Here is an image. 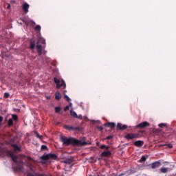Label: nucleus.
<instances>
[{
	"label": "nucleus",
	"instance_id": "obj_14",
	"mask_svg": "<svg viewBox=\"0 0 176 176\" xmlns=\"http://www.w3.org/2000/svg\"><path fill=\"white\" fill-rule=\"evenodd\" d=\"M36 49L38 56H42V45H41L40 44H37Z\"/></svg>",
	"mask_w": 176,
	"mask_h": 176
},
{
	"label": "nucleus",
	"instance_id": "obj_4",
	"mask_svg": "<svg viewBox=\"0 0 176 176\" xmlns=\"http://www.w3.org/2000/svg\"><path fill=\"white\" fill-rule=\"evenodd\" d=\"M126 140H134L135 138H140V133H128L124 136Z\"/></svg>",
	"mask_w": 176,
	"mask_h": 176
},
{
	"label": "nucleus",
	"instance_id": "obj_29",
	"mask_svg": "<svg viewBox=\"0 0 176 176\" xmlns=\"http://www.w3.org/2000/svg\"><path fill=\"white\" fill-rule=\"evenodd\" d=\"M159 127L160 128V129H163V127H166V124H164V123H161V124H159Z\"/></svg>",
	"mask_w": 176,
	"mask_h": 176
},
{
	"label": "nucleus",
	"instance_id": "obj_8",
	"mask_svg": "<svg viewBox=\"0 0 176 176\" xmlns=\"http://www.w3.org/2000/svg\"><path fill=\"white\" fill-rule=\"evenodd\" d=\"M111 155H112V153H111V151H105L101 153V156L102 157H109Z\"/></svg>",
	"mask_w": 176,
	"mask_h": 176
},
{
	"label": "nucleus",
	"instance_id": "obj_41",
	"mask_svg": "<svg viewBox=\"0 0 176 176\" xmlns=\"http://www.w3.org/2000/svg\"><path fill=\"white\" fill-rule=\"evenodd\" d=\"M28 160H32V158L31 157H28Z\"/></svg>",
	"mask_w": 176,
	"mask_h": 176
},
{
	"label": "nucleus",
	"instance_id": "obj_2",
	"mask_svg": "<svg viewBox=\"0 0 176 176\" xmlns=\"http://www.w3.org/2000/svg\"><path fill=\"white\" fill-rule=\"evenodd\" d=\"M54 82L55 85H56V89H60L62 87L63 89L67 88V85L65 84V81L63 79H58L56 77L54 78Z\"/></svg>",
	"mask_w": 176,
	"mask_h": 176
},
{
	"label": "nucleus",
	"instance_id": "obj_24",
	"mask_svg": "<svg viewBox=\"0 0 176 176\" xmlns=\"http://www.w3.org/2000/svg\"><path fill=\"white\" fill-rule=\"evenodd\" d=\"M12 119L13 120H15V122H17V120H19V117L16 114H12Z\"/></svg>",
	"mask_w": 176,
	"mask_h": 176
},
{
	"label": "nucleus",
	"instance_id": "obj_27",
	"mask_svg": "<svg viewBox=\"0 0 176 176\" xmlns=\"http://www.w3.org/2000/svg\"><path fill=\"white\" fill-rule=\"evenodd\" d=\"M146 160V157L145 156H142L140 160V163H142V162H145Z\"/></svg>",
	"mask_w": 176,
	"mask_h": 176
},
{
	"label": "nucleus",
	"instance_id": "obj_44",
	"mask_svg": "<svg viewBox=\"0 0 176 176\" xmlns=\"http://www.w3.org/2000/svg\"><path fill=\"white\" fill-rule=\"evenodd\" d=\"M2 120H3V118L1 117V121L2 122Z\"/></svg>",
	"mask_w": 176,
	"mask_h": 176
},
{
	"label": "nucleus",
	"instance_id": "obj_22",
	"mask_svg": "<svg viewBox=\"0 0 176 176\" xmlns=\"http://www.w3.org/2000/svg\"><path fill=\"white\" fill-rule=\"evenodd\" d=\"M60 111H61V108H60V107H55V112L56 113H60Z\"/></svg>",
	"mask_w": 176,
	"mask_h": 176
},
{
	"label": "nucleus",
	"instance_id": "obj_18",
	"mask_svg": "<svg viewBox=\"0 0 176 176\" xmlns=\"http://www.w3.org/2000/svg\"><path fill=\"white\" fill-rule=\"evenodd\" d=\"M168 171V168H160V172L162 173L163 174H166Z\"/></svg>",
	"mask_w": 176,
	"mask_h": 176
},
{
	"label": "nucleus",
	"instance_id": "obj_40",
	"mask_svg": "<svg viewBox=\"0 0 176 176\" xmlns=\"http://www.w3.org/2000/svg\"><path fill=\"white\" fill-rule=\"evenodd\" d=\"M75 129V127L74 126H70V130H74Z\"/></svg>",
	"mask_w": 176,
	"mask_h": 176
},
{
	"label": "nucleus",
	"instance_id": "obj_16",
	"mask_svg": "<svg viewBox=\"0 0 176 176\" xmlns=\"http://www.w3.org/2000/svg\"><path fill=\"white\" fill-rule=\"evenodd\" d=\"M11 159L12 160V162H14V163H15V164H17V157H16V155H14L13 154H11Z\"/></svg>",
	"mask_w": 176,
	"mask_h": 176
},
{
	"label": "nucleus",
	"instance_id": "obj_17",
	"mask_svg": "<svg viewBox=\"0 0 176 176\" xmlns=\"http://www.w3.org/2000/svg\"><path fill=\"white\" fill-rule=\"evenodd\" d=\"M12 148H14V151H21V148L20 146H17L16 144H12Z\"/></svg>",
	"mask_w": 176,
	"mask_h": 176
},
{
	"label": "nucleus",
	"instance_id": "obj_39",
	"mask_svg": "<svg viewBox=\"0 0 176 176\" xmlns=\"http://www.w3.org/2000/svg\"><path fill=\"white\" fill-rule=\"evenodd\" d=\"M7 9H10V4H8Z\"/></svg>",
	"mask_w": 176,
	"mask_h": 176
},
{
	"label": "nucleus",
	"instance_id": "obj_43",
	"mask_svg": "<svg viewBox=\"0 0 176 176\" xmlns=\"http://www.w3.org/2000/svg\"><path fill=\"white\" fill-rule=\"evenodd\" d=\"M168 146H169V148H173V145H171V144H169Z\"/></svg>",
	"mask_w": 176,
	"mask_h": 176
},
{
	"label": "nucleus",
	"instance_id": "obj_5",
	"mask_svg": "<svg viewBox=\"0 0 176 176\" xmlns=\"http://www.w3.org/2000/svg\"><path fill=\"white\" fill-rule=\"evenodd\" d=\"M149 126H151V124H149V122H148L146 121H144V122L138 124L137 127L139 129H145V127H148Z\"/></svg>",
	"mask_w": 176,
	"mask_h": 176
},
{
	"label": "nucleus",
	"instance_id": "obj_1",
	"mask_svg": "<svg viewBox=\"0 0 176 176\" xmlns=\"http://www.w3.org/2000/svg\"><path fill=\"white\" fill-rule=\"evenodd\" d=\"M60 141L63 142L64 146H69V145H73L74 146H85L87 145V142L79 140L72 137L67 138L65 136H61Z\"/></svg>",
	"mask_w": 176,
	"mask_h": 176
},
{
	"label": "nucleus",
	"instance_id": "obj_32",
	"mask_svg": "<svg viewBox=\"0 0 176 176\" xmlns=\"http://www.w3.org/2000/svg\"><path fill=\"white\" fill-rule=\"evenodd\" d=\"M97 129H98V130H99V131H102V130H104V127H102L101 126H98Z\"/></svg>",
	"mask_w": 176,
	"mask_h": 176
},
{
	"label": "nucleus",
	"instance_id": "obj_7",
	"mask_svg": "<svg viewBox=\"0 0 176 176\" xmlns=\"http://www.w3.org/2000/svg\"><path fill=\"white\" fill-rule=\"evenodd\" d=\"M117 129H118V130H122V131L126 130V129H127V125H126V124H122V123L119 122V123H118V124H117Z\"/></svg>",
	"mask_w": 176,
	"mask_h": 176
},
{
	"label": "nucleus",
	"instance_id": "obj_13",
	"mask_svg": "<svg viewBox=\"0 0 176 176\" xmlns=\"http://www.w3.org/2000/svg\"><path fill=\"white\" fill-rule=\"evenodd\" d=\"M30 49L31 50H34L35 49V39L31 38L30 39Z\"/></svg>",
	"mask_w": 176,
	"mask_h": 176
},
{
	"label": "nucleus",
	"instance_id": "obj_15",
	"mask_svg": "<svg viewBox=\"0 0 176 176\" xmlns=\"http://www.w3.org/2000/svg\"><path fill=\"white\" fill-rule=\"evenodd\" d=\"M63 96H61V94H60V91H57L55 94V98L56 100H61Z\"/></svg>",
	"mask_w": 176,
	"mask_h": 176
},
{
	"label": "nucleus",
	"instance_id": "obj_23",
	"mask_svg": "<svg viewBox=\"0 0 176 176\" xmlns=\"http://www.w3.org/2000/svg\"><path fill=\"white\" fill-rule=\"evenodd\" d=\"M8 126L9 127H11V126H13V119L10 118L9 120H8Z\"/></svg>",
	"mask_w": 176,
	"mask_h": 176
},
{
	"label": "nucleus",
	"instance_id": "obj_45",
	"mask_svg": "<svg viewBox=\"0 0 176 176\" xmlns=\"http://www.w3.org/2000/svg\"><path fill=\"white\" fill-rule=\"evenodd\" d=\"M47 100H50V96L47 97Z\"/></svg>",
	"mask_w": 176,
	"mask_h": 176
},
{
	"label": "nucleus",
	"instance_id": "obj_25",
	"mask_svg": "<svg viewBox=\"0 0 176 176\" xmlns=\"http://www.w3.org/2000/svg\"><path fill=\"white\" fill-rule=\"evenodd\" d=\"M64 99L66 100V101H68V102H69L71 101V98H69V97L67 95H65L64 96Z\"/></svg>",
	"mask_w": 176,
	"mask_h": 176
},
{
	"label": "nucleus",
	"instance_id": "obj_20",
	"mask_svg": "<svg viewBox=\"0 0 176 176\" xmlns=\"http://www.w3.org/2000/svg\"><path fill=\"white\" fill-rule=\"evenodd\" d=\"M100 149H105L106 151H108L109 149V146H106L104 144H102L100 146Z\"/></svg>",
	"mask_w": 176,
	"mask_h": 176
},
{
	"label": "nucleus",
	"instance_id": "obj_33",
	"mask_svg": "<svg viewBox=\"0 0 176 176\" xmlns=\"http://www.w3.org/2000/svg\"><path fill=\"white\" fill-rule=\"evenodd\" d=\"M10 96V95L9 94V93L6 92V93L4 94V97H5V98H9Z\"/></svg>",
	"mask_w": 176,
	"mask_h": 176
},
{
	"label": "nucleus",
	"instance_id": "obj_37",
	"mask_svg": "<svg viewBox=\"0 0 176 176\" xmlns=\"http://www.w3.org/2000/svg\"><path fill=\"white\" fill-rule=\"evenodd\" d=\"M162 131V129H157L155 131V133H160Z\"/></svg>",
	"mask_w": 176,
	"mask_h": 176
},
{
	"label": "nucleus",
	"instance_id": "obj_28",
	"mask_svg": "<svg viewBox=\"0 0 176 176\" xmlns=\"http://www.w3.org/2000/svg\"><path fill=\"white\" fill-rule=\"evenodd\" d=\"M63 127H64V129H65L66 130L71 131V126H69V125H64Z\"/></svg>",
	"mask_w": 176,
	"mask_h": 176
},
{
	"label": "nucleus",
	"instance_id": "obj_35",
	"mask_svg": "<svg viewBox=\"0 0 176 176\" xmlns=\"http://www.w3.org/2000/svg\"><path fill=\"white\" fill-rule=\"evenodd\" d=\"M112 138H113V135H109V136H107L105 140H112Z\"/></svg>",
	"mask_w": 176,
	"mask_h": 176
},
{
	"label": "nucleus",
	"instance_id": "obj_3",
	"mask_svg": "<svg viewBox=\"0 0 176 176\" xmlns=\"http://www.w3.org/2000/svg\"><path fill=\"white\" fill-rule=\"evenodd\" d=\"M41 160H50V159H52V160H56V159H57V155H56V154L50 153L41 156Z\"/></svg>",
	"mask_w": 176,
	"mask_h": 176
},
{
	"label": "nucleus",
	"instance_id": "obj_9",
	"mask_svg": "<svg viewBox=\"0 0 176 176\" xmlns=\"http://www.w3.org/2000/svg\"><path fill=\"white\" fill-rule=\"evenodd\" d=\"M39 43H41V45H43L44 49H45V47H46V41L45 40V38H38L37 45H39Z\"/></svg>",
	"mask_w": 176,
	"mask_h": 176
},
{
	"label": "nucleus",
	"instance_id": "obj_10",
	"mask_svg": "<svg viewBox=\"0 0 176 176\" xmlns=\"http://www.w3.org/2000/svg\"><path fill=\"white\" fill-rule=\"evenodd\" d=\"M135 146H137L138 148H141V146H143L144 145V141L142 140H138L134 142Z\"/></svg>",
	"mask_w": 176,
	"mask_h": 176
},
{
	"label": "nucleus",
	"instance_id": "obj_38",
	"mask_svg": "<svg viewBox=\"0 0 176 176\" xmlns=\"http://www.w3.org/2000/svg\"><path fill=\"white\" fill-rule=\"evenodd\" d=\"M69 109V106H66L65 108H64V111H68Z\"/></svg>",
	"mask_w": 176,
	"mask_h": 176
},
{
	"label": "nucleus",
	"instance_id": "obj_21",
	"mask_svg": "<svg viewBox=\"0 0 176 176\" xmlns=\"http://www.w3.org/2000/svg\"><path fill=\"white\" fill-rule=\"evenodd\" d=\"M19 164H21V165H19L17 166V170H23V162L21 161H20Z\"/></svg>",
	"mask_w": 176,
	"mask_h": 176
},
{
	"label": "nucleus",
	"instance_id": "obj_30",
	"mask_svg": "<svg viewBox=\"0 0 176 176\" xmlns=\"http://www.w3.org/2000/svg\"><path fill=\"white\" fill-rule=\"evenodd\" d=\"M34 134H36V137L37 138H39V139L42 138V135H40L39 133H38V132H34Z\"/></svg>",
	"mask_w": 176,
	"mask_h": 176
},
{
	"label": "nucleus",
	"instance_id": "obj_6",
	"mask_svg": "<svg viewBox=\"0 0 176 176\" xmlns=\"http://www.w3.org/2000/svg\"><path fill=\"white\" fill-rule=\"evenodd\" d=\"M22 9L24 12V13H28V9H30V4L27 3H23L22 6Z\"/></svg>",
	"mask_w": 176,
	"mask_h": 176
},
{
	"label": "nucleus",
	"instance_id": "obj_34",
	"mask_svg": "<svg viewBox=\"0 0 176 176\" xmlns=\"http://www.w3.org/2000/svg\"><path fill=\"white\" fill-rule=\"evenodd\" d=\"M74 130L77 131H80L82 130L81 127H74Z\"/></svg>",
	"mask_w": 176,
	"mask_h": 176
},
{
	"label": "nucleus",
	"instance_id": "obj_47",
	"mask_svg": "<svg viewBox=\"0 0 176 176\" xmlns=\"http://www.w3.org/2000/svg\"><path fill=\"white\" fill-rule=\"evenodd\" d=\"M14 3V1H12Z\"/></svg>",
	"mask_w": 176,
	"mask_h": 176
},
{
	"label": "nucleus",
	"instance_id": "obj_42",
	"mask_svg": "<svg viewBox=\"0 0 176 176\" xmlns=\"http://www.w3.org/2000/svg\"><path fill=\"white\" fill-rule=\"evenodd\" d=\"M66 93H67V91H63V94H64L65 96L66 95V94H65Z\"/></svg>",
	"mask_w": 176,
	"mask_h": 176
},
{
	"label": "nucleus",
	"instance_id": "obj_31",
	"mask_svg": "<svg viewBox=\"0 0 176 176\" xmlns=\"http://www.w3.org/2000/svg\"><path fill=\"white\" fill-rule=\"evenodd\" d=\"M45 149H47V146L42 145L41 146V151H45Z\"/></svg>",
	"mask_w": 176,
	"mask_h": 176
},
{
	"label": "nucleus",
	"instance_id": "obj_19",
	"mask_svg": "<svg viewBox=\"0 0 176 176\" xmlns=\"http://www.w3.org/2000/svg\"><path fill=\"white\" fill-rule=\"evenodd\" d=\"M70 114H71V116H73V118H78V114L76 113V112L74 111H71Z\"/></svg>",
	"mask_w": 176,
	"mask_h": 176
},
{
	"label": "nucleus",
	"instance_id": "obj_26",
	"mask_svg": "<svg viewBox=\"0 0 176 176\" xmlns=\"http://www.w3.org/2000/svg\"><path fill=\"white\" fill-rule=\"evenodd\" d=\"M41 25H37L34 28L35 31H41Z\"/></svg>",
	"mask_w": 176,
	"mask_h": 176
},
{
	"label": "nucleus",
	"instance_id": "obj_11",
	"mask_svg": "<svg viewBox=\"0 0 176 176\" xmlns=\"http://www.w3.org/2000/svg\"><path fill=\"white\" fill-rule=\"evenodd\" d=\"M105 127H111V129H114V127L116 126V124L114 122H107L104 124Z\"/></svg>",
	"mask_w": 176,
	"mask_h": 176
},
{
	"label": "nucleus",
	"instance_id": "obj_12",
	"mask_svg": "<svg viewBox=\"0 0 176 176\" xmlns=\"http://www.w3.org/2000/svg\"><path fill=\"white\" fill-rule=\"evenodd\" d=\"M160 167V162H155L151 164V168H159Z\"/></svg>",
	"mask_w": 176,
	"mask_h": 176
},
{
	"label": "nucleus",
	"instance_id": "obj_36",
	"mask_svg": "<svg viewBox=\"0 0 176 176\" xmlns=\"http://www.w3.org/2000/svg\"><path fill=\"white\" fill-rule=\"evenodd\" d=\"M76 119H80V120H82V119H83V117L82 116V115H79L77 116V118H76Z\"/></svg>",
	"mask_w": 176,
	"mask_h": 176
},
{
	"label": "nucleus",
	"instance_id": "obj_46",
	"mask_svg": "<svg viewBox=\"0 0 176 176\" xmlns=\"http://www.w3.org/2000/svg\"><path fill=\"white\" fill-rule=\"evenodd\" d=\"M141 133H144V131H142Z\"/></svg>",
	"mask_w": 176,
	"mask_h": 176
}]
</instances>
